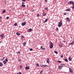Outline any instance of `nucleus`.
<instances>
[{
  "instance_id": "58836bf2",
  "label": "nucleus",
  "mask_w": 74,
  "mask_h": 74,
  "mask_svg": "<svg viewBox=\"0 0 74 74\" xmlns=\"http://www.w3.org/2000/svg\"><path fill=\"white\" fill-rule=\"evenodd\" d=\"M60 65H62L63 66H66V65L64 64H62V63L60 64Z\"/></svg>"
},
{
  "instance_id": "2f4dec72",
  "label": "nucleus",
  "mask_w": 74,
  "mask_h": 74,
  "mask_svg": "<svg viewBox=\"0 0 74 74\" xmlns=\"http://www.w3.org/2000/svg\"><path fill=\"white\" fill-rule=\"evenodd\" d=\"M4 59H5V57H3V58L2 60H1V61H3V60H4Z\"/></svg>"
},
{
  "instance_id": "1a4fd4ad",
  "label": "nucleus",
  "mask_w": 74,
  "mask_h": 74,
  "mask_svg": "<svg viewBox=\"0 0 74 74\" xmlns=\"http://www.w3.org/2000/svg\"><path fill=\"white\" fill-rule=\"evenodd\" d=\"M59 46L60 48H62V47H63V45H62L61 44H60L59 45Z\"/></svg>"
},
{
  "instance_id": "412c9836",
  "label": "nucleus",
  "mask_w": 74,
  "mask_h": 74,
  "mask_svg": "<svg viewBox=\"0 0 74 74\" xmlns=\"http://www.w3.org/2000/svg\"><path fill=\"white\" fill-rule=\"evenodd\" d=\"M71 10V9H67L66 10V11H70Z\"/></svg>"
},
{
  "instance_id": "423d86ee",
  "label": "nucleus",
  "mask_w": 74,
  "mask_h": 74,
  "mask_svg": "<svg viewBox=\"0 0 74 74\" xmlns=\"http://www.w3.org/2000/svg\"><path fill=\"white\" fill-rule=\"evenodd\" d=\"M69 72H70V73H73V70L71 69L70 68H69Z\"/></svg>"
},
{
  "instance_id": "603ef678",
  "label": "nucleus",
  "mask_w": 74,
  "mask_h": 74,
  "mask_svg": "<svg viewBox=\"0 0 74 74\" xmlns=\"http://www.w3.org/2000/svg\"><path fill=\"white\" fill-rule=\"evenodd\" d=\"M63 42H65V40L63 41Z\"/></svg>"
},
{
  "instance_id": "a211bd4d",
  "label": "nucleus",
  "mask_w": 74,
  "mask_h": 74,
  "mask_svg": "<svg viewBox=\"0 0 74 74\" xmlns=\"http://www.w3.org/2000/svg\"><path fill=\"white\" fill-rule=\"evenodd\" d=\"M53 47V45H50V48H52Z\"/></svg>"
},
{
  "instance_id": "a878e982",
  "label": "nucleus",
  "mask_w": 74,
  "mask_h": 74,
  "mask_svg": "<svg viewBox=\"0 0 74 74\" xmlns=\"http://www.w3.org/2000/svg\"><path fill=\"white\" fill-rule=\"evenodd\" d=\"M14 25L15 26H17V23H14Z\"/></svg>"
},
{
  "instance_id": "a19ab883",
  "label": "nucleus",
  "mask_w": 74,
  "mask_h": 74,
  "mask_svg": "<svg viewBox=\"0 0 74 74\" xmlns=\"http://www.w3.org/2000/svg\"><path fill=\"white\" fill-rule=\"evenodd\" d=\"M61 58H63V56L62 55L61 56Z\"/></svg>"
},
{
  "instance_id": "7ed1b4c3",
  "label": "nucleus",
  "mask_w": 74,
  "mask_h": 74,
  "mask_svg": "<svg viewBox=\"0 0 74 74\" xmlns=\"http://www.w3.org/2000/svg\"><path fill=\"white\" fill-rule=\"evenodd\" d=\"M63 66H60V65L58 66V68L59 70H61V69H62V68H63Z\"/></svg>"
},
{
  "instance_id": "f3484780",
  "label": "nucleus",
  "mask_w": 74,
  "mask_h": 74,
  "mask_svg": "<svg viewBox=\"0 0 74 74\" xmlns=\"http://www.w3.org/2000/svg\"><path fill=\"white\" fill-rule=\"evenodd\" d=\"M21 6L22 7H26V5L24 4H22Z\"/></svg>"
},
{
  "instance_id": "4468645a",
  "label": "nucleus",
  "mask_w": 74,
  "mask_h": 74,
  "mask_svg": "<svg viewBox=\"0 0 74 74\" xmlns=\"http://www.w3.org/2000/svg\"><path fill=\"white\" fill-rule=\"evenodd\" d=\"M69 61H71V60H72V59H71V57H70L69 58Z\"/></svg>"
},
{
  "instance_id": "864d4df0",
  "label": "nucleus",
  "mask_w": 74,
  "mask_h": 74,
  "mask_svg": "<svg viewBox=\"0 0 74 74\" xmlns=\"http://www.w3.org/2000/svg\"><path fill=\"white\" fill-rule=\"evenodd\" d=\"M45 1L46 2H47V0H45Z\"/></svg>"
},
{
  "instance_id": "c9c22d12",
  "label": "nucleus",
  "mask_w": 74,
  "mask_h": 74,
  "mask_svg": "<svg viewBox=\"0 0 74 74\" xmlns=\"http://www.w3.org/2000/svg\"><path fill=\"white\" fill-rule=\"evenodd\" d=\"M16 74H22V73L20 72L18 73H17Z\"/></svg>"
},
{
  "instance_id": "6e6d98bb",
  "label": "nucleus",
  "mask_w": 74,
  "mask_h": 74,
  "mask_svg": "<svg viewBox=\"0 0 74 74\" xmlns=\"http://www.w3.org/2000/svg\"><path fill=\"white\" fill-rule=\"evenodd\" d=\"M71 38H73V37H71Z\"/></svg>"
},
{
  "instance_id": "2eb2a0df",
  "label": "nucleus",
  "mask_w": 74,
  "mask_h": 74,
  "mask_svg": "<svg viewBox=\"0 0 74 74\" xmlns=\"http://www.w3.org/2000/svg\"><path fill=\"white\" fill-rule=\"evenodd\" d=\"M0 36H1V38H3L4 37V35H3V34H1Z\"/></svg>"
},
{
  "instance_id": "473e14b6",
  "label": "nucleus",
  "mask_w": 74,
  "mask_h": 74,
  "mask_svg": "<svg viewBox=\"0 0 74 74\" xmlns=\"http://www.w3.org/2000/svg\"><path fill=\"white\" fill-rule=\"evenodd\" d=\"M44 9L46 10H48V8H45Z\"/></svg>"
},
{
  "instance_id": "bb28decb",
  "label": "nucleus",
  "mask_w": 74,
  "mask_h": 74,
  "mask_svg": "<svg viewBox=\"0 0 74 74\" xmlns=\"http://www.w3.org/2000/svg\"><path fill=\"white\" fill-rule=\"evenodd\" d=\"M43 71L42 70L40 71V74H41L42 73Z\"/></svg>"
},
{
  "instance_id": "dca6fc26",
  "label": "nucleus",
  "mask_w": 74,
  "mask_h": 74,
  "mask_svg": "<svg viewBox=\"0 0 74 74\" xmlns=\"http://www.w3.org/2000/svg\"><path fill=\"white\" fill-rule=\"evenodd\" d=\"M0 67H2L3 66V63L1 62L0 63Z\"/></svg>"
},
{
  "instance_id": "c03bdc74",
  "label": "nucleus",
  "mask_w": 74,
  "mask_h": 74,
  "mask_svg": "<svg viewBox=\"0 0 74 74\" xmlns=\"http://www.w3.org/2000/svg\"><path fill=\"white\" fill-rule=\"evenodd\" d=\"M9 18V17L8 16L6 17V19H8Z\"/></svg>"
},
{
  "instance_id": "0eeeda50",
  "label": "nucleus",
  "mask_w": 74,
  "mask_h": 74,
  "mask_svg": "<svg viewBox=\"0 0 74 74\" xmlns=\"http://www.w3.org/2000/svg\"><path fill=\"white\" fill-rule=\"evenodd\" d=\"M49 58H47V60L46 61V62L48 64H49Z\"/></svg>"
},
{
  "instance_id": "6e6552de",
  "label": "nucleus",
  "mask_w": 74,
  "mask_h": 74,
  "mask_svg": "<svg viewBox=\"0 0 74 74\" xmlns=\"http://www.w3.org/2000/svg\"><path fill=\"white\" fill-rule=\"evenodd\" d=\"M42 15L43 16H46V15H47V14L45 12H43L42 13Z\"/></svg>"
},
{
  "instance_id": "5701e85b",
  "label": "nucleus",
  "mask_w": 74,
  "mask_h": 74,
  "mask_svg": "<svg viewBox=\"0 0 74 74\" xmlns=\"http://www.w3.org/2000/svg\"><path fill=\"white\" fill-rule=\"evenodd\" d=\"M3 63H4V64H5L7 63V62H6L4 60L3 61Z\"/></svg>"
},
{
  "instance_id": "09e8293b",
  "label": "nucleus",
  "mask_w": 74,
  "mask_h": 74,
  "mask_svg": "<svg viewBox=\"0 0 74 74\" xmlns=\"http://www.w3.org/2000/svg\"><path fill=\"white\" fill-rule=\"evenodd\" d=\"M56 30H57L58 31V30H59V29H58V28H56Z\"/></svg>"
},
{
  "instance_id": "ea45409f",
  "label": "nucleus",
  "mask_w": 74,
  "mask_h": 74,
  "mask_svg": "<svg viewBox=\"0 0 74 74\" xmlns=\"http://www.w3.org/2000/svg\"><path fill=\"white\" fill-rule=\"evenodd\" d=\"M21 4H25V2H22Z\"/></svg>"
},
{
  "instance_id": "9b49d317",
  "label": "nucleus",
  "mask_w": 74,
  "mask_h": 74,
  "mask_svg": "<svg viewBox=\"0 0 74 74\" xmlns=\"http://www.w3.org/2000/svg\"><path fill=\"white\" fill-rule=\"evenodd\" d=\"M25 70H29V66H27L25 68Z\"/></svg>"
},
{
  "instance_id": "393cba45",
  "label": "nucleus",
  "mask_w": 74,
  "mask_h": 74,
  "mask_svg": "<svg viewBox=\"0 0 74 74\" xmlns=\"http://www.w3.org/2000/svg\"><path fill=\"white\" fill-rule=\"evenodd\" d=\"M5 61L6 62H8V60H7V58H6Z\"/></svg>"
},
{
  "instance_id": "49530a36",
  "label": "nucleus",
  "mask_w": 74,
  "mask_h": 74,
  "mask_svg": "<svg viewBox=\"0 0 74 74\" xmlns=\"http://www.w3.org/2000/svg\"><path fill=\"white\" fill-rule=\"evenodd\" d=\"M41 49H42V46H41L40 47Z\"/></svg>"
},
{
  "instance_id": "f8f14e48",
  "label": "nucleus",
  "mask_w": 74,
  "mask_h": 74,
  "mask_svg": "<svg viewBox=\"0 0 74 74\" xmlns=\"http://www.w3.org/2000/svg\"><path fill=\"white\" fill-rule=\"evenodd\" d=\"M32 30V28H30L28 29V31L29 32H31Z\"/></svg>"
},
{
  "instance_id": "f257e3e1",
  "label": "nucleus",
  "mask_w": 74,
  "mask_h": 74,
  "mask_svg": "<svg viewBox=\"0 0 74 74\" xmlns=\"http://www.w3.org/2000/svg\"><path fill=\"white\" fill-rule=\"evenodd\" d=\"M62 22L61 21H60V22L59 23V24H58V27H60L62 26Z\"/></svg>"
},
{
  "instance_id": "9d476101",
  "label": "nucleus",
  "mask_w": 74,
  "mask_h": 74,
  "mask_svg": "<svg viewBox=\"0 0 74 74\" xmlns=\"http://www.w3.org/2000/svg\"><path fill=\"white\" fill-rule=\"evenodd\" d=\"M74 44V41H73V42L71 43H70L69 44V45H73V44Z\"/></svg>"
},
{
  "instance_id": "5fc2aeb1",
  "label": "nucleus",
  "mask_w": 74,
  "mask_h": 74,
  "mask_svg": "<svg viewBox=\"0 0 74 74\" xmlns=\"http://www.w3.org/2000/svg\"><path fill=\"white\" fill-rule=\"evenodd\" d=\"M2 18L1 16H0V18Z\"/></svg>"
},
{
  "instance_id": "b1692460",
  "label": "nucleus",
  "mask_w": 74,
  "mask_h": 74,
  "mask_svg": "<svg viewBox=\"0 0 74 74\" xmlns=\"http://www.w3.org/2000/svg\"><path fill=\"white\" fill-rule=\"evenodd\" d=\"M50 45H53V43L52 42H50Z\"/></svg>"
},
{
  "instance_id": "20e7f679",
  "label": "nucleus",
  "mask_w": 74,
  "mask_h": 74,
  "mask_svg": "<svg viewBox=\"0 0 74 74\" xmlns=\"http://www.w3.org/2000/svg\"><path fill=\"white\" fill-rule=\"evenodd\" d=\"M48 67V66L47 65H43L41 66L42 67Z\"/></svg>"
},
{
  "instance_id": "7c9ffc66",
  "label": "nucleus",
  "mask_w": 74,
  "mask_h": 74,
  "mask_svg": "<svg viewBox=\"0 0 74 74\" xmlns=\"http://www.w3.org/2000/svg\"><path fill=\"white\" fill-rule=\"evenodd\" d=\"M21 38H24V36L23 35H22L21 36Z\"/></svg>"
},
{
  "instance_id": "72a5a7b5",
  "label": "nucleus",
  "mask_w": 74,
  "mask_h": 74,
  "mask_svg": "<svg viewBox=\"0 0 74 74\" xmlns=\"http://www.w3.org/2000/svg\"><path fill=\"white\" fill-rule=\"evenodd\" d=\"M20 53H21V52L19 51L16 52V53H19V54H20Z\"/></svg>"
},
{
  "instance_id": "4d7b16f0",
  "label": "nucleus",
  "mask_w": 74,
  "mask_h": 74,
  "mask_svg": "<svg viewBox=\"0 0 74 74\" xmlns=\"http://www.w3.org/2000/svg\"><path fill=\"white\" fill-rule=\"evenodd\" d=\"M1 42H0V43H1Z\"/></svg>"
},
{
  "instance_id": "a18cd8bd",
  "label": "nucleus",
  "mask_w": 74,
  "mask_h": 74,
  "mask_svg": "<svg viewBox=\"0 0 74 74\" xmlns=\"http://www.w3.org/2000/svg\"><path fill=\"white\" fill-rule=\"evenodd\" d=\"M45 48H43L42 49V50H45Z\"/></svg>"
},
{
  "instance_id": "bf43d9fd",
  "label": "nucleus",
  "mask_w": 74,
  "mask_h": 74,
  "mask_svg": "<svg viewBox=\"0 0 74 74\" xmlns=\"http://www.w3.org/2000/svg\"><path fill=\"white\" fill-rule=\"evenodd\" d=\"M73 40H74V38H73Z\"/></svg>"
},
{
  "instance_id": "aec40b11",
  "label": "nucleus",
  "mask_w": 74,
  "mask_h": 74,
  "mask_svg": "<svg viewBox=\"0 0 74 74\" xmlns=\"http://www.w3.org/2000/svg\"><path fill=\"white\" fill-rule=\"evenodd\" d=\"M48 19H46L45 21L43 22V23H45V22H47L48 21Z\"/></svg>"
},
{
  "instance_id": "c85d7f7f",
  "label": "nucleus",
  "mask_w": 74,
  "mask_h": 74,
  "mask_svg": "<svg viewBox=\"0 0 74 74\" xmlns=\"http://www.w3.org/2000/svg\"><path fill=\"white\" fill-rule=\"evenodd\" d=\"M64 60H65V61L66 62H68V60H67V59H64Z\"/></svg>"
},
{
  "instance_id": "4c0bfd02",
  "label": "nucleus",
  "mask_w": 74,
  "mask_h": 74,
  "mask_svg": "<svg viewBox=\"0 0 74 74\" xmlns=\"http://www.w3.org/2000/svg\"><path fill=\"white\" fill-rule=\"evenodd\" d=\"M30 51H33V49H32V48H30Z\"/></svg>"
},
{
  "instance_id": "4be33fe9",
  "label": "nucleus",
  "mask_w": 74,
  "mask_h": 74,
  "mask_svg": "<svg viewBox=\"0 0 74 74\" xmlns=\"http://www.w3.org/2000/svg\"><path fill=\"white\" fill-rule=\"evenodd\" d=\"M23 46H25V44H26V42H24L23 43Z\"/></svg>"
},
{
  "instance_id": "39448f33",
  "label": "nucleus",
  "mask_w": 74,
  "mask_h": 74,
  "mask_svg": "<svg viewBox=\"0 0 74 74\" xmlns=\"http://www.w3.org/2000/svg\"><path fill=\"white\" fill-rule=\"evenodd\" d=\"M26 23V22H24L21 23L22 26H25Z\"/></svg>"
},
{
  "instance_id": "e433bc0d",
  "label": "nucleus",
  "mask_w": 74,
  "mask_h": 74,
  "mask_svg": "<svg viewBox=\"0 0 74 74\" xmlns=\"http://www.w3.org/2000/svg\"><path fill=\"white\" fill-rule=\"evenodd\" d=\"M57 62L58 63H62V62H61L60 61H58Z\"/></svg>"
},
{
  "instance_id": "6ab92c4d",
  "label": "nucleus",
  "mask_w": 74,
  "mask_h": 74,
  "mask_svg": "<svg viewBox=\"0 0 74 74\" xmlns=\"http://www.w3.org/2000/svg\"><path fill=\"white\" fill-rule=\"evenodd\" d=\"M16 34L17 36H19V35H21V34L18 33V32H17L16 33Z\"/></svg>"
},
{
  "instance_id": "f704fd0d",
  "label": "nucleus",
  "mask_w": 74,
  "mask_h": 74,
  "mask_svg": "<svg viewBox=\"0 0 74 74\" xmlns=\"http://www.w3.org/2000/svg\"><path fill=\"white\" fill-rule=\"evenodd\" d=\"M39 66V64H36V67H38Z\"/></svg>"
},
{
  "instance_id": "79ce46f5",
  "label": "nucleus",
  "mask_w": 74,
  "mask_h": 74,
  "mask_svg": "<svg viewBox=\"0 0 74 74\" xmlns=\"http://www.w3.org/2000/svg\"><path fill=\"white\" fill-rule=\"evenodd\" d=\"M22 1L23 2H25V1H26V0H22Z\"/></svg>"
},
{
  "instance_id": "ddd939ff",
  "label": "nucleus",
  "mask_w": 74,
  "mask_h": 74,
  "mask_svg": "<svg viewBox=\"0 0 74 74\" xmlns=\"http://www.w3.org/2000/svg\"><path fill=\"white\" fill-rule=\"evenodd\" d=\"M66 19L67 21H68L69 22V21H70V18H69L68 17H67Z\"/></svg>"
},
{
  "instance_id": "3c124183",
  "label": "nucleus",
  "mask_w": 74,
  "mask_h": 74,
  "mask_svg": "<svg viewBox=\"0 0 74 74\" xmlns=\"http://www.w3.org/2000/svg\"><path fill=\"white\" fill-rule=\"evenodd\" d=\"M39 14H37V16H39Z\"/></svg>"
},
{
  "instance_id": "c756f323",
  "label": "nucleus",
  "mask_w": 74,
  "mask_h": 74,
  "mask_svg": "<svg viewBox=\"0 0 74 74\" xmlns=\"http://www.w3.org/2000/svg\"><path fill=\"white\" fill-rule=\"evenodd\" d=\"M6 11L5 10H4L3 11V13H5L6 12Z\"/></svg>"
},
{
  "instance_id": "cd10ccee",
  "label": "nucleus",
  "mask_w": 74,
  "mask_h": 74,
  "mask_svg": "<svg viewBox=\"0 0 74 74\" xmlns=\"http://www.w3.org/2000/svg\"><path fill=\"white\" fill-rule=\"evenodd\" d=\"M54 53H56V54H58V52H57V51H54Z\"/></svg>"
},
{
  "instance_id": "f03ea898",
  "label": "nucleus",
  "mask_w": 74,
  "mask_h": 74,
  "mask_svg": "<svg viewBox=\"0 0 74 74\" xmlns=\"http://www.w3.org/2000/svg\"><path fill=\"white\" fill-rule=\"evenodd\" d=\"M68 3H69V4H72V5H74V2L73 1H70L69 2H68Z\"/></svg>"
},
{
  "instance_id": "37998d69",
  "label": "nucleus",
  "mask_w": 74,
  "mask_h": 74,
  "mask_svg": "<svg viewBox=\"0 0 74 74\" xmlns=\"http://www.w3.org/2000/svg\"><path fill=\"white\" fill-rule=\"evenodd\" d=\"M18 62H21V60L19 59L18 60Z\"/></svg>"
},
{
  "instance_id": "8fccbe9b",
  "label": "nucleus",
  "mask_w": 74,
  "mask_h": 74,
  "mask_svg": "<svg viewBox=\"0 0 74 74\" xmlns=\"http://www.w3.org/2000/svg\"><path fill=\"white\" fill-rule=\"evenodd\" d=\"M22 66H20V68H22Z\"/></svg>"
},
{
  "instance_id": "de8ad7c7",
  "label": "nucleus",
  "mask_w": 74,
  "mask_h": 74,
  "mask_svg": "<svg viewBox=\"0 0 74 74\" xmlns=\"http://www.w3.org/2000/svg\"><path fill=\"white\" fill-rule=\"evenodd\" d=\"M64 15H66V13H64Z\"/></svg>"
},
{
  "instance_id": "13d9d810",
  "label": "nucleus",
  "mask_w": 74,
  "mask_h": 74,
  "mask_svg": "<svg viewBox=\"0 0 74 74\" xmlns=\"http://www.w3.org/2000/svg\"><path fill=\"white\" fill-rule=\"evenodd\" d=\"M33 12H34V10H33Z\"/></svg>"
}]
</instances>
